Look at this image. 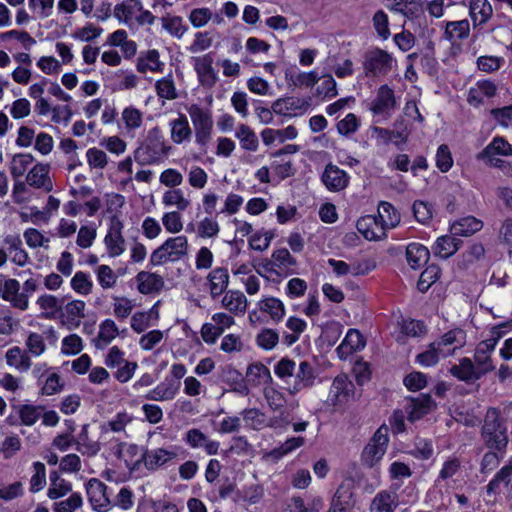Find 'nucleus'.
Wrapping results in <instances>:
<instances>
[{
  "label": "nucleus",
  "instance_id": "nucleus-1",
  "mask_svg": "<svg viewBox=\"0 0 512 512\" xmlns=\"http://www.w3.org/2000/svg\"><path fill=\"white\" fill-rule=\"evenodd\" d=\"M480 438L488 450L498 451L503 457L509 443L508 427L498 408L490 407L486 411Z\"/></svg>",
  "mask_w": 512,
  "mask_h": 512
},
{
  "label": "nucleus",
  "instance_id": "nucleus-2",
  "mask_svg": "<svg viewBox=\"0 0 512 512\" xmlns=\"http://www.w3.org/2000/svg\"><path fill=\"white\" fill-rule=\"evenodd\" d=\"M187 239L184 236H177L167 239L160 247L155 249L150 256V263L153 266L162 265L166 262H175L187 254Z\"/></svg>",
  "mask_w": 512,
  "mask_h": 512
},
{
  "label": "nucleus",
  "instance_id": "nucleus-3",
  "mask_svg": "<svg viewBox=\"0 0 512 512\" xmlns=\"http://www.w3.org/2000/svg\"><path fill=\"white\" fill-rule=\"evenodd\" d=\"M159 129L154 127L149 132V138L155 137L150 143L141 145L134 151L135 161L142 165H150L159 162L163 156L167 155L170 147H167L160 139H158Z\"/></svg>",
  "mask_w": 512,
  "mask_h": 512
},
{
  "label": "nucleus",
  "instance_id": "nucleus-4",
  "mask_svg": "<svg viewBox=\"0 0 512 512\" xmlns=\"http://www.w3.org/2000/svg\"><path fill=\"white\" fill-rule=\"evenodd\" d=\"M195 129L196 142L202 146L206 145L211 138L213 119L211 112L192 104L187 109Z\"/></svg>",
  "mask_w": 512,
  "mask_h": 512
},
{
  "label": "nucleus",
  "instance_id": "nucleus-5",
  "mask_svg": "<svg viewBox=\"0 0 512 512\" xmlns=\"http://www.w3.org/2000/svg\"><path fill=\"white\" fill-rule=\"evenodd\" d=\"M355 506L354 481L347 478L342 481L333 494L327 512H354Z\"/></svg>",
  "mask_w": 512,
  "mask_h": 512
},
{
  "label": "nucleus",
  "instance_id": "nucleus-6",
  "mask_svg": "<svg viewBox=\"0 0 512 512\" xmlns=\"http://www.w3.org/2000/svg\"><path fill=\"white\" fill-rule=\"evenodd\" d=\"M449 372L458 380L470 384L481 379L490 371L485 366L477 365L470 358L464 357L459 360L458 365H453Z\"/></svg>",
  "mask_w": 512,
  "mask_h": 512
},
{
  "label": "nucleus",
  "instance_id": "nucleus-7",
  "mask_svg": "<svg viewBox=\"0 0 512 512\" xmlns=\"http://www.w3.org/2000/svg\"><path fill=\"white\" fill-rule=\"evenodd\" d=\"M363 66L366 75L386 74L392 68V57L382 49H375L366 53Z\"/></svg>",
  "mask_w": 512,
  "mask_h": 512
},
{
  "label": "nucleus",
  "instance_id": "nucleus-8",
  "mask_svg": "<svg viewBox=\"0 0 512 512\" xmlns=\"http://www.w3.org/2000/svg\"><path fill=\"white\" fill-rule=\"evenodd\" d=\"M88 500L97 512H107L111 508V501L107 495V486L96 478L90 479L86 484Z\"/></svg>",
  "mask_w": 512,
  "mask_h": 512
},
{
  "label": "nucleus",
  "instance_id": "nucleus-9",
  "mask_svg": "<svg viewBox=\"0 0 512 512\" xmlns=\"http://www.w3.org/2000/svg\"><path fill=\"white\" fill-rule=\"evenodd\" d=\"M504 335L505 332L490 331V337L477 345L474 353V361L477 365L485 366L490 372L495 369L490 354Z\"/></svg>",
  "mask_w": 512,
  "mask_h": 512
},
{
  "label": "nucleus",
  "instance_id": "nucleus-10",
  "mask_svg": "<svg viewBox=\"0 0 512 512\" xmlns=\"http://www.w3.org/2000/svg\"><path fill=\"white\" fill-rule=\"evenodd\" d=\"M433 407H436V404L430 394H420L417 397L407 398L405 412L407 413L408 420L414 422L428 414Z\"/></svg>",
  "mask_w": 512,
  "mask_h": 512
},
{
  "label": "nucleus",
  "instance_id": "nucleus-11",
  "mask_svg": "<svg viewBox=\"0 0 512 512\" xmlns=\"http://www.w3.org/2000/svg\"><path fill=\"white\" fill-rule=\"evenodd\" d=\"M396 107L394 91L388 85H382L375 99L371 102L370 110L374 115L389 116Z\"/></svg>",
  "mask_w": 512,
  "mask_h": 512
},
{
  "label": "nucleus",
  "instance_id": "nucleus-12",
  "mask_svg": "<svg viewBox=\"0 0 512 512\" xmlns=\"http://www.w3.org/2000/svg\"><path fill=\"white\" fill-rule=\"evenodd\" d=\"M184 442L192 449L203 448L208 455H216L218 453L220 443L209 439L200 429H189L185 436Z\"/></svg>",
  "mask_w": 512,
  "mask_h": 512
},
{
  "label": "nucleus",
  "instance_id": "nucleus-13",
  "mask_svg": "<svg viewBox=\"0 0 512 512\" xmlns=\"http://www.w3.org/2000/svg\"><path fill=\"white\" fill-rule=\"evenodd\" d=\"M354 393V385L346 375H338L330 387L327 402L332 405L346 402L350 395Z\"/></svg>",
  "mask_w": 512,
  "mask_h": 512
},
{
  "label": "nucleus",
  "instance_id": "nucleus-14",
  "mask_svg": "<svg viewBox=\"0 0 512 512\" xmlns=\"http://www.w3.org/2000/svg\"><path fill=\"white\" fill-rule=\"evenodd\" d=\"M85 306L86 304L82 300H72L62 306L59 315L62 319V323L70 330L79 327L81 319L85 317Z\"/></svg>",
  "mask_w": 512,
  "mask_h": 512
},
{
  "label": "nucleus",
  "instance_id": "nucleus-15",
  "mask_svg": "<svg viewBox=\"0 0 512 512\" xmlns=\"http://www.w3.org/2000/svg\"><path fill=\"white\" fill-rule=\"evenodd\" d=\"M366 345L364 336L356 329H349L342 343L337 347L336 352L341 360L355 352L362 350Z\"/></svg>",
  "mask_w": 512,
  "mask_h": 512
},
{
  "label": "nucleus",
  "instance_id": "nucleus-16",
  "mask_svg": "<svg viewBox=\"0 0 512 512\" xmlns=\"http://www.w3.org/2000/svg\"><path fill=\"white\" fill-rule=\"evenodd\" d=\"M20 284L16 279H8L3 283L1 297L11 303V305L20 310L28 308V296L26 293H21Z\"/></svg>",
  "mask_w": 512,
  "mask_h": 512
},
{
  "label": "nucleus",
  "instance_id": "nucleus-17",
  "mask_svg": "<svg viewBox=\"0 0 512 512\" xmlns=\"http://www.w3.org/2000/svg\"><path fill=\"white\" fill-rule=\"evenodd\" d=\"M213 57L211 53L205 54L201 57L194 58V68L199 77L202 85L211 87L218 78L215 70L212 67Z\"/></svg>",
  "mask_w": 512,
  "mask_h": 512
},
{
  "label": "nucleus",
  "instance_id": "nucleus-18",
  "mask_svg": "<svg viewBox=\"0 0 512 512\" xmlns=\"http://www.w3.org/2000/svg\"><path fill=\"white\" fill-rule=\"evenodd\" d=\"M177 453L174 450L165 448H156L146 450L142 455V460L148 470H156L176 458Z\"/></svg>",
  "mask_w": 512,
  "mask_h": 512
},
{
  "label": "nucleus",
  "instance_id": "nucleus-19",
  "mask_svg": "<svg viewBox=\"0 0 512 512\" xmlns=\"http://www.w3.org/2000/svg\"><path fill=\"white\" fill-rule=\"evenodd\" d=\"M349 181V177L344 170L334 165H327L322 173V183L331 191L343 190Z\"/></svg>",
  "mask_w": 512,
  "mask_h": 512
},
{
  "label": "nucleus",
  "instance_id": "nucleus-20",
  "mask_svg": "<svg viewBox=\"0 0 512 512\" xmlns=\"http://www.w3.org/2000/svg\"><path fill=\"white\" fill-rule=\"evenodd\" d=\"M500 485H504L507 489V498H512V466L506 465L502 467L494 476V478L486 486L488 495H496L499 493Z\"/></svg>",
  "mask_w": 512,
  "mask_h": 512
},
{
  "label": "nucleus",
  "instance_id": "nucleus-21",
  "mask_svg": "<svg viewBox=\"0 0 512 512\" xmlns=\"http://www.w3.org/2000/svg\"><path fill=\"white\" fill-rule=\"evenodd\" d=\"M180 388V382L165 379L150 390L144 398L151 401H168L174 399Z\"/></svg>",
  "mask_w": 512,
  "mask_h": 512
},
{
  "label": "nucleus",
  "instance_id": "nucleus-22",
  "mask_svg": "<svg viewBox=\"0 0 512 512\" xmlns=\"http://www.w3.org/2000/svg\"><path fill=\"white\" fill-rule=\"evenodd\" d=\"M462 244V240L454 237L453 234L443 235L437 238L432 250L435 256L448 259L459 250Z\"/></svg>",
  "mask_w": 512,
  "mask_h": 512
},
{
  "label": "nucleus",
  "instance_id": "nucleus-23",
  "mask_svg": "<svg viewBox=\"0 0 512 512\" xmlns=\"http://www.w3.org/2000/svg\"><path fill=\"white\" fill-rule=\"evenodd\" d=\"M49 168L48 164H36L27 174V183L34 188H44L45 191L50 192L53 186L48 177Z\"/></svg>",
  "mask_w": 512,
  "mask_h": 512
},
{
  "label": "nucleus",
  "instance_id": "nucleus-24",
  "mask_svg": "<svg viewBox=\"0 0 512 512\" xmlns=\"http://www.w3.org/2000/svg\"><path fill=\"white\" fill-rule=\"evenodd\" d=\"M273 266L275 267L274 271L279 274H294L297 269L296 259L290 254V252L283 248L276 250L273 255Z\"/></svg>",
  "mask_w": 512,
  "mask_h": 512
},
{
  "label": "nucleus",
  "instance_id": "nucleus-25",
  "mask_svg": "<svg viewBox=\"0 0 512 512\" xmlns=\"http://www.w3.org/2000/svg\"><path fill=\"white\" fill-rule=\"evenodd\" d=\"M398 506V495L395 492L382 490L373 498L370 512H394Z\"/></svg>",
  "mask_w": 512,
  "mask_h": 512
},
{
  "label": "nucleus",
  "instance_id": "nucleus-26",
  "mask_svg": "<svg viewBox=\"0 0 512 512\" xmlns=\"http://www.w3.org/2000/svg\"><path fill=\"white\" fill-rule=\"evenodd\" d=\"M136 280L138 290L142 294L157 293L164 287L163 278L155 273L141 271L137 274Z\"/></svg>",
  "mask_w": 512,
  "mask_h": 512
},
{
  "label": "nucleus",
  "instance_id": "nucleus-27",
  "mask_svg": "<svg viewBox=\"0 0 512 512\" xmlns=\"http://www.w3.org/2000/svg\"><path fill=\"white\" fill-rule=\"evenodd\" d=\"M469 14L474 25H482L491 18L493 9L488 0H470Z\"/></svg>",
  "mask_w": 512,
  "mask_h": 512
},
{
  "label": "nucleus",
  "instance_id": "nucleus-28",
  "mask_svg": "<svg viewBox=\"0 0 512 512\" xmlns=\"http://www.w3.org/2000/svg\"><path fill=\"white\" fill-rule=\"evenodd\" d=\"M210 286V293L213 298L221 295L229 283V274L226 268L218 267L213 269L207 277Z\"/></svg>",
  "mask_w": 512,
  "mask_h": 512
},
{
  "label": "nucleus",
  "instance_id": "nucleus-29",
  "mask_svg": "<svg viewBox=\"0 0 512 512\" xmlns=\"http://www.w3.org/2000/svg\"><path fill=\"white\" fill-rule=\"evenodd\" d=\"M285 78L290 86L300 88L313 87L319 80L316 71L298 72L295 69L287 70Z\"/></svg>",
  "mask_w": 512,
  "mask_h": 512
},
{
  "label": "nucleus",
  "instance_id": "nucleus-30",
  "mask_svg": "<svg viewBox=\"0 0 512 512\" xmlns=\"http://www.w3.org/2000/svg\"><path fill=\"white\" fill-rule=\"evenodd\" d=\"M454 353V349L448 350L447 352L444 349L439 348L435 342H432L428 345L427 349L422 353H419L416 356V362L422 366L430 367L436 365L440 356L447 357Z\"/></svg>",
  "mask_w": 512,
  "mask_h": 512
},
{
  "label": "nucleus",
  "instance_id": "nucleus-31",
  "mask_svg": "<svg viewBox=\"0 0 512 512\" xmlns=\"http://www.w3.org/2000/svg\"><path fill=\"white\" fill-rule=\"evenodd\" d=\"M430 252L422 244L411 243L406 248V259L412 269H419L429 260Z\"/></svg>",
  "mask_w": 512,
  "mask_h": 512
},
{
  "label": "nucleus",
  "instance_id": "nucleus-32",
  "mask_svg": "<svg viewBox=\"0 0 512 512\" xmlns=\"http://www.w3.org/2000/svg\"><path fill=\"white\" fill-rule=\"evenodd\" d=\"M119 334V329L112 319L104 320L99 326L97 338L94 340L97 349H104Z\"/></svg>",
  "mask_w": 512,
  "mask_h": 512
},
{
  "label": "nucleus",
  "instance_id": "nucleus-33",
  "mask_svg": "<svg viewBox=\"0 0 512 512\" xmlns=\"http://www.w3.org/2000/svg\"><path fill=\"white\" fill-rule=\"evenodd\" d=\"M37 304L44 311L42 318L54 319L60 313L64 304V298H57L54 295L45 294L37 299Z\"/></svg>",
  "mask_w": 512,
  "mask_h": 512
},
{
  "label": "nucleus",
  "instance_id": "nucleus-34",
  "mask_svg": "<svg viewBox=\"0 0 512 512\" xmlns=\"http://www.w3.org/2000/svg\"><path fill=\"white\" fill-rule=\"evenodd\" d=\"M495 155H512V145L503 137H495L479 154L478 159H485Z\"/></svg>",
  "mask_w": 512,
  "mask_h": 512
},
{
  "label": "nucleus",
  "instance_id": "nucleus-35",
  "mask_svg": "<svg viewBox=\"0 0 512 512\" xmlns=\"http://www.w3.org/2000/svg\"><path fill=\"white\" fill-rule=\"evenodd\" d=\"M170 126L171 139L174 143L181 144L191 138L192 130L185 115L181 114L177 119L171 121Z\"/></svg>",
  "mask_w": 512,
  "mask_h": 512
},
{
  "label": "nucleus",
  "instance_id": "nucleus-36",
  "mask_svg": "<svg viewBox=\"0 0 512 512\" xmlns=\"http://www.w3.org/2000/svg\"><path fill=\"white\" fill-rule=\"evenodd\" d=\"M248 382L254 386L265 385L272 382L270 370L262 363H253L246 371Z\"/></svg>",
  "mask_w": 512,
  "mask_h": 512
},
{
  "label": "nucleus",
  "instance_id": "nucleus-37",
  "mask_svg": "<svg viewBox=\"0 0 512 512\" xmlns=\"http://www.w3.org/2000/svg\"><path fill=\"white\" fill-rule=\"evenodd\" d=\"M470 31L467 19L447 22L444 37L449 41L463 40L468 37Z\"/></svg>",
  "mask_w": 512,
  "mask_h": 512
},
{
  "label": "nucleus",
  "instance_id": "nucleus-38",
  "mask_svg": "<svg viewBox=\"0 0 512 512\" xmlns=\"http://www.w3.org/2000/svg\"><path fill=\"white\" fill-rule=\"evenodd\" d=\"M222 304L232 313H244L247 306V299L240 291H228L223 297Z\"/></svg>",
  "mask_w": 512,
  "mask_h": 512
},
{
  "label": "nucleus",
  "instance_id": "nucleus-39",
  "mask_svg": "<svg viewBox=\"0 0 512 512\" xmlns=\"http://www.w3.org/2000/svg\"><path fill=\"white\" fill-rule=\"evenodd\" d=\"M362 219L373 220L374 224H388V221L390 222L389 224H396L395 222H398V216L396 214L395 208L388 202L380 203L377 217L367 215Z\"/></svg>",
  "mask_w": 512,
  "mask_h": 512
},
{
  "label": "nucleus",
  "instance_id": "nucleus-40",
  "mask_svg": "<svg viewBox=\"0 0 512 512\" xmlns=\"http://www.w3.org/2000/svg\"><path fill=\"white\" fill-rule=\"evenodd\" d=\"M435 344L443 349L446 346L455 345L453 348H461L466 343V333L460 328L452 329L446 332L439 340L434 341Z\"/></svg>",
  "mask_w": 512,
  "mask_h": 512
},
{
  "label": "nucleus",
  "instance_id": "nucleus-41",
  "mask_svg": "<svg viewBox=\"0 0 512 512\" xmlns=\"http://www.w3.org/2000/svg\"><path fill=\"white\" fill-rule=\"evenodd\" d=\"M6 361L20 371H27L31 366L30 357L16 346L6 352Z\"/></svg>",
  "mask_w": 512,
  "mask_h": 512
},
{
  "label": "nucleus",
  "instance_id": "nucleus-42",
  "mask_svg": "<svg viewBox=\"0 0 512 512\" xmlns=\"http://www.w3.org/2000/svg\"><path fill=\"white\" fill-rule=\"evenodd\" d=\"M297 381L292 392H297L302 388L310 387L314 383L315 375L312 366L307 361H302L299 365V371L296 375Z\"/></svg>",
  "mask_w": 512,
  "mask_h": 512
},
{
  "label": "nucleus",
  "instance_id": "nucleus-43",
  "mask_svg": "<svg viewBox=\"0 0 512 512\" xmlns=\"http://www.w3.org/2000/svg\"><path fill=\"white\" fill-rule=\"evenodd\" d=\"M420 65L425 73L434 76L438 72V61L435 58L434 43L428 41L425 52L420 55Z\"/></svg>",
  "mask_w": 512,
  "mask_h": 512
},
{
  "label": "nucleus",
  "instance_id": "nucleus-44",
  "mask_svg": "<svg viewBox=\"0 0 512 512\" xmlns=\"http://www.w3.org/2000/svg\"><path fill=\"white\" fill-rule=\"evenodd\" d=\"M259 308L261 311L268 313L276 322L280 321L285 314L284 304L274 297H268L260 301Z\"/></svg>",
  "mask_w": 512,
  "mask_h": 512
},
{
  "label": "nucleus",
  "instance_id": "nucleus-45",
  "mask_svg": "<svg viewBox=\"0 0 512 512\" xmlns=\"http://www.w3.org/2000/svg\"><path fill=\"white\" fill-rule=\"evenodd\" d=\"M163 63L159 60V52L157 50H149L146 57H140L137 62V70L145 73L150 70L153 72L162 71Z\"/></svg>",
  "mask_w": 512,
  "mask_h": 512
},
{
  "label": "nucleus",
  "instance_id": "nucleus-46",
  "mask_svg": "<svg viewBox=\"0 0 512 512\" xmlns=\"http://www.w3.org/2000/svg\"><path fill=\"white\" fill-rule=\"evenodd\" d=\"M440 268L436 264L429 265L421 273L417 282V289L421 293H425L440 277Z\"/></svg>",
  "mask_w": 512,
  "mask_h": 512
},
{
  "label": "nucleus",
  "instance_id": "nucleus-47",
  "mask_svg": "<svg viewBox=\"0 0 512 512\" xmlns=\"http://www.w3.org/2000/svg\"><path fill=\"white\" fill-rule=\"evenodd\" d=\"M236 137L240 140L241 147L244 150L256 151L258 148V137L255 132L247 125L241 124L236 132Z\"/></svg>",
  "mask_w": 512,
  "mask_h": 512
},
{
  "label": "nucleus",
  "instance_id": "nucleus-48",
  "mask_svg": "<svg viewBox=\"0 0 512 512\" xmlns=\"http://www.w3.org/2000/svg\"><path fill=\"white\" fill-rule=\"evenodd\" d=\"M118 228L119 226H111L105 237V243L112 256H118L124 251V239Z\"/></svg>",
  "mask_w": 512,
  "mask_h": 512
},
{
  "label": "nucleus",
  "instance_id": "nucleus-49",
  "mask_svg": "<svg viewBox=\"0 0 512 512\" xmlns=\"http://www.w3.org/2000/svg\"><path fill=\"white\" fill-rule=\"evenodd\" d=\"M299 108V100L293 97L278 99L272 105L273 112L284 116L296 115V110Z\"/></svg>",
  "mask_w": 512,
  "mask_h": 512
},
{
  "label": "nucleus",
  "instance_id": "nucleus-50",
  "mask_svg": "<svg viewBox=\"0 0 512 512\" xmlns=\"http://www.w3.org/2000/svg\"><path fill=\"white\" fill-rule=\"evenodd\" d=\"M343 326L336 321L327 322L322 326V345L333 346L342 334Z\"/></svg>",
  "mask_w": 512,
  "mask_h": 512
},
{
  "label": "nucleus",
  "instance_id": "nucleus-51",
  "mask_svg": "<svg viewBox=\"0 0 512 512\" xmlns=\"http://www.w3.org/2000/svg\"><path fill=\"white\" fill-rule=\"evenodd\" d=\"M43 412V407L34 405H21L18 408V414L21 423L26 426H31L37 422Z\"/></svg>",
  "mask_w": 512,
  "mask_h": 512
},
{
  "label": "nucleus",
  "instance_id": "nucleus-52",
  "mask_svg": "<svg viewBox=\"0 0 512 512\" xmlns=\"http://www.w3.org/2000/svg\"><path fill=\"white\" fill-rule=\"evenodd\" d=\"M132 420L133 417L127 412H119L113 419L102 426V431L107 432L110 430L116 433L123 432L125 431L126 426L132 422Z\"/></svg>",
  "mask_w": 512,
  "mask_h": 512
},
{
  "label": "nucleus",
  "instance_id": "nucleus-53",
  "mask_svg": "<svg viewBox=\"0 0 512 512\" xmlns=\"http://www.w3.org/2000/svg\"><path fill=\"white\" fill-rule=\"evenodd\" d=\"M34 158L31 154H16L11 162V174L13 178H19L24 175L27 167L33 162Z\"/></svg>",
  "mask_w": 512,
  "mask_h": 512
},
{
  "label": "nucleus",
  "instance_id": "nucleus-54",
  "mask_svg": "<svg viewBox=\"0 0 512 512\" xmlns=\"http://www.w3.org/2000/svg\"><path fill=\"white\" fill-rule=\"evenodd\" d=\"M34 474L30 479V491L32 493L39 492L46 485V468L42 462L33 463Z\"/></svg>",
  "mask_w": 512,
  "mask_h": 512
},
{
  "label": "nucleus",
  "instance_id": "nucleus-55",
  "mask_svg": "<svg viewBox=\"0 0 512 512\" xmlns=\"http://www.w3.org/2000/svg\"><path fill=\"white\" fill-rule=\"evenodd\" d=\"M93 283L89 275L85 272L78 271L71 279L72 289L82 295H88L92 291Z\"/></svg>",
  "mask_w": 512,
  "mask_h": 512
},
{
  "label": "nucleus",
  "instance_id": "nucleus-56",
  "mask_svg": "<svg viewBox=\"0 0 512 512\" xmlns=\"http://www.w3.org/2000/svg\"><path fill=\"white\" fill-rule=\"evenodd\" d=\"M83 504L80 493H72L69 498L63 501L55 502L53 505L54 512H75Z\"/></svg>",
  "mask_w": 512,
  "mask_h": 512
},
{
  "label": "nucleus",
  "instance_id": "nucleus-57",
  "mask_svg": "<svg viewBox=\"0 0 512 512\" xmlns=\"http://www.w3.org/2000/svg\"><path fill=\"white\" fill-rule=\"evenodd\" d=\"M243 419L253 430H260L265 425V415L259 409L250 408L242 412Z\"/></svg>",
  "mask_w": 512,
  "mask_h": 512
},
{
  "label": "nucleus",
  "instance_id": "nucleus-58",
  "mask_svg": "<svg viewBox=\"0 0 512 512\" xmlns=\"http://www.w3.org/2000/svg\"><path fill=\"white\" fill-rule=\"evenodd\" d=\"M143 7L139 0H129L115 6L114 15L121 20L120 10H123L125 21L130 20L136 11H142Z\"/></svg>",
  "mask_w": 512,
  "mask_h": 512
},
{
  "label": "nucleus",
  "instance_id": "nucleus-59",
  "mask_svg": "<svg viewBox=\"0 0 512 512\" xmlns=\"http://www.w3.org/2000/svg\"><path fill=\"white\" fill-rule=\"evenodd\" d=\"M304 444L303 437H292L287 439L279 447L272 450V456L275 458H282L283 456L293 452L295 449L301 447Z\"/></svg>",
  "mask_w": 512,
  "mask_h": 512
},
{
  "label": "nucleus",
  "instance_id": "nucleus-60",
  "mask_svg": "<svg viewBox=\"0 0 512 512\" xmlns=\"http://www.w3.org/2000/svg\"><path fill=\"white\" fill-rule=\"evenodd\" d=\"M403 383L408 390L419 391L427 385V376L422 372L413 371L405 376Z\"/></svg>",
  "mask_w": 512,
  "mask_h": 512
},
{
  "label": "nucleus",
  "instance_id": "nucleus-61",
  "mask_svg": "<svg viewBox=\"0 0 512 512\" xmlns=\"http://www.w3.org/2000/svg\"><path fill=\"white\" fill-rule=\"evenodd\" d=\"M373 26L377 34L384 40L390 36L388 16L383 10H378L373 16Z\"/></svg>",
  "mask_w": 512,
  "mask_h": 512
},
{
  "label": "nucleus",
  "instance_id": "nucleus-62",
  "mask_svg": "<svg viewBox=\"0 0 512 512\" xmlns=\"http://www.w3.org/2000/svg\"><path fill=\"white\" fill-rule=\"evenodd\" d=\"M122 119L127 130H135L142 125V113L134 107L125 108L122 112Z\"/></svg>",
  "mask_w": 512,
  "mask_h": 512
},
{
  "label": "nucleus",
  "instance_id": "nucleus-63",
  "mask_svg": "<svg viewBox=\"0 0 512 512\" xmlns=\"http://www.w3.org/2000/svg\"><path fill=\"white\" fill-rule=\"evenodd\" d=\"M97 280L103 289L111 288L116 283V275L108 265H100L96 269Z\"/></svg>",
  "mask_w": 512,
  "mask_h": 512
},
{
  "label": "nucleus",
  "instance_id": "nucleus-64",
  "mask_svg": "<svg viewBox=\"0 0 512 512\" xmlns=\"http://www.w3.org/2000/svg\"><path fill=\"white\" fill-rule=\"evenodd\" d=\"M453 165L451 152L446 144L438 147L436 153V166L441 172H447Z\"/></svg>",
  "mask_w": 512,
  "mask_h": 512
}]
</instances>
